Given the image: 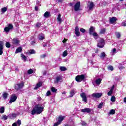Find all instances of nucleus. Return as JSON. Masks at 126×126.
<instances>
[{"mask_svg":"<svg viewBox=\"0 0 126 126\" xmlns=\"http://www.w3.org/2000/svg\"><path fill=\"white\" fill-rule=\"evenodd\" d=\"M82 124L83 126H86V123L84 121H83L82 122Z\"/></svg>","mask_w":126,"mask_h":126,"instance_id":"4d7b16f0","label":"nucleus"},{"mask_svg":"<svg viewBox=\"0 0 126 126\" xmlns=\"http://www.w3.org/2000/svg\"><path fill=\"white\" fill-rule=\"evenodd\" d=\"M103 105H104V103H103V102L99 103L98 106V109H102V108L103 107Z\"/></svg>","mask_w":126,"mask_h":126,"instance_id":"a19ab883","label":"nucleus"},{"mask_svg":"<svg viewBox=\"0 0 126 126\" xmlns=\"http://www.w3.org/2000/svg\"><path fill=\"white\" fill-rule=\"evenodd\" d=\"M80 96L82 98V101L85 102V103H87V96H86V94L84 93H82L80 94Z\"/></svg>","mask_w":126,"mask_h":126,"instance_id":"9b49d317","label":"nucleus"},{"mask_svg":"<svg viewBox=\"0 0 126 126\" xmlns=\"http://www.w3.org/2000/svg\"><path fill=\"white\" fill-rule=\"evenodd\" d=\"M46 57H47V55H46V54L41 55H40V59H45Z\"/></svg>","mask_w":126,"mask_h":126,"instance_id":"603ef678","label":"nucleus"},{"mask_svg":"<svg viewBox=\"0 0 126 126\" xmlns=\"http://www.w3.org/2000/svg\"><path fill=\"white\" fill-rule=\"evenodd\" d=\"M123 26H126V23H124Z\"/></svg>","mask_w":126,"mask_h":126,"instance_id":"774afa93","label":"nucleus"},{"mask_svg":"<svg viewBox=\"0 0 126 126\" xmlns=\"http://www.w3.org/2000/svg\"><path fill=\"white\" fill-rule=\"evenodd\" d=\"M99 33L101 35H102L103 34H105V33H106V29L103 28V29H101L99 32Z\"/></svg>","mask_w":126,"mask_h":126,"instance_id":"bb28decb","label":"nucleus"},{"mask_svg":"<svg viewBox=\"0 0 126 126\" xmlns=\"http://www.w3.org/2000/svg\"><path fill=\"white\" fill-rule=\"evenodd\" d=\"M8 119V116H7L6 115H3V116L1 117V120H3L4 121H6Z\"/></svg>","mask_w":126,"mask_h":126,"instance_id":"2f4dec72","label":"nucleus"},{"mask_svg":"<svg viewBox=\"0 0 126 126\" xmlns=\"http://www.w3.org/2000/svg\"><path fill=\"white\" fill-rule=\"evenodd\" d=\"M42 104H38L35 105V106L33 108L32 110L31 114L32 116L34 115H40V114H42L43 111H44V106H41Z\"/></svg>","mask_w":126,"mask_h":126,"instance_id":"f257e3e1","label":"nucleus"},{"mask_svg":"<svg viewBox=\"0 0 126 126\" xmlns=\"http://www.w3.org/2000/svg\"><path fill=\"white\" fill-rule=\"evenodd\" d=\"M43 85V82H39L36 85L34 89H38L39 87H41Z\"/></svg>","mask_w":126,"mask_h":126,"instance_id":"aec40b11","label":"nucleus"},{"mask_svg":"<svg viewBox=\"0 0 126 126\" xmlns=\"http://www.w3.org/2000/svg\"><path fill=\"white\" fill-rule=\"evenodd\" d=\"M50 16H51V13H50V12L46 11L45 12L44 17H45V18H48L50 17Z\"/></svg>","mask_w":126,"mask_h":126,"instance_id":"4be33fe9","label":"nucleus"},{"mask_svg":"<svg viewBox=\"0 0 126 126\" xmlns=\"http://www.w3.org/2000/svg\"><path fill=\"white\" fill-rule=\"evenodd\" d=\"M98 52H99V49L96 48V49H95V53H98Z\"/></svg>","mask_w":126,"mask_h":126,"instance_id":"680f3d73","label":"nucleus"},{"mask_svg":"<svg viewBox=\"0 0 126 126\" xmlns=\"http://www.w3.org/2000/svg\"><path fill=\"white\" fill-rule=\"evenodd\" d=\"M111 102H116V97L114 95L111 96Z\"/></svg>","mask_w":126,"mask_h":126,"instance_id":"c9c22d12","label":"nucleus"},{"mask_svg":"<svg viewBox=\"0 0 126 126\" xmlns=\"http://www.w3.org/2000/svg\"><path fill=\"white\" fill-rule=\"evenodd\" d=\"M46 96H51L52 95V93L50 91H48L46 94Z\"/></svg>","mask_w":126,"mask_h":126,"instance_id":"49530a36","label":"nucleus"},{"mask_svg":"<svg viewBox=\"0 0 126 126\" xmlns=\"http://www.w3.org/2000/svg\"><path fill=\"white\" fill-rule=\"evenodd\" d=\"M104 45H105V40L103 38H100L97 43V47L98 48H104Z\"/></svg>","mask_w":126,"mask_h":126,"instance_id":"39448f33","label":"nucleus"},{"mask_svg":"<svg viewBox=\"0 0 126 126\" xmlns=\"http://www.w3.org/2000/svg\"><path fill=\"white\" fill-rule=\"evenodd\" d=\"M21 58H23L24 61H27V57H26V56L24 54H21Z\"/></svg>","mask_w":126,"mask_h":126,"instance_id":"de8ad7c7","label":"nucleus"},{"mask_svg":"<svg viewBox=\"0 0 126 126\" xmlns=\"http://www.w3.org/2000/svg\"><path fill=\"white\" fill-rule=\"evenodd\" d=\"M60 125H61V123L57 121L56 123L54 124V126H60Z\"/></svg>","mask_w":126,"mask_h":126,"instance_id":"864d4df0","label":"nucleus"},{"mask_svg":"<svg viewBox=\"0 0 126 126\" xmlns=\"http://www.w3.org/2000/svg\"><path fill=\"white\" fill-rule=\"evenodd\" d=\"M75 80L77 82H81L82 81H86V80L85 79V75L84 74H81L78 75L75 77Z\"/></svg>","mask_w":126,"mask_h":126,"instance_id":"f03ea898","label":"nucleus"},{"mask_svg":"<svg viewBox=\"0 0 126 126\" xmlns=\"http://www.w3.org/2000/svg\"><path fill=\"white\" fill-rule=\"evenodd\" d=\"M17 124L18 125V126H20V125H21V120H18L17 121Z\"/></svg>","mask_w":126,"mask_h":126,"instance_id":"09e8293b","label":"nucleus"},{"mask_svg":"<svg viewBox=\"0 0 126 126\" xmlns=\"http://www.w3.org/2000/svg\"><path fill=\"white\" fill-rule=\"evenodd\" d=\"M12 126H17V124H16V123H14L12 124Z\"/></svg>","mask_w":126,"mask_h":126,"instance_id":"052dcab7","label":"nucleus"},{"mask_svg":"<svg viewBox=\"0 0 126 126\" xmlns=\"http://www.w3.org/2000/svg\"><path fill=\"white\" fill-rule=\"evenodd\" d=\"M74 94H75L74 93V91H71L70 92V97H73Z\"/></svg>","mask_w":126,"mask_h":126,"instance_id":"58836bf2","label":"nucleus"},{"mask_svg":"<svg viewBox=\"0 0 126 126\" xmlns=\"http://www.w3.org/2000/svg\"><path fill=\"white\" fill-rule=\"evenodd\" d=\"M64 118H65V116H63L62 115L59 116L58 118V122L60 124H62V122L64 120Z\"/></svg>","mask_w":126,"mask_h":126,"instance_id":"f3484780","label":"nucleus"},{"mask_svg":"<svg viewBox=\"0 0 126 126\" xmlns=\"http://www.w3.org/2000/svg\"><path fill=\"white\" fill-rule=\"evenodd\" d=\"M102 81V79L101 78H98L97 79L95 80V83L97 85H100V84H101V82Z\"/></svg>","mask_w":126,"mask_h":126,"instance_id":"b1692460","label":"nucleus"},{"mask_svg":"<svg viewBox=\"0 0 126 126\" xmlns=\"http://www.w3.org/2000/svg\"><path fill=\"white\" fill-rule=\"evenodd\" d=\"M63 57H66L67 56V51L66 50L63 52Z\"/></svg>","mask_w":126,"mask_h":126,"instance_id":"a18cd8bd","label":"nucleus"},{"mask_svg":"<svg viewBox=\"0 0 126 126\" xmlns=\"http://www.w3.org/2000/svg\"><path fill=\"white\" fill-rule=\"evenodd\" d=\"M102 95H103V94L102 93H96L93 94H92V97H93V98H101V97H102Z\"/></svg>","mask_w":126,"mask_h":126,"instance_id":"1a4fd4ad","label":"nucleus"},{"mask_svg":"<svg viewBox=\"0 0 126 126\" xmlns=\"http://www.w3.org/2000/svg\"><path fill=\"white\" fill-rule=\"evenodd\" d=\"M45 39V34L43 33H40L39 34V36L38 37V39L39 41H43Z\"/></svg>","mask_w":126,"mask_h":126,"instance_id":"a211bd4d","label":"nucleus"},{"mask_svg":"<svg viewBox=\"0 0 126 126\" xmlns=\"http://www.w3.org/2000/svg\"><path fill=\"white\" fill-rule=\"evenodd\" d=\"M7 10V7H4L1 9V12L2 13H4L5 12H6Z\"/></svg>","mask_w":126,"mask_h":126,"instance_id":"a878e982","label":"nucleus"},{"mask_svg":"<svg viewBox=\"0 0 126 126\" xmlns=\"http://www.w3.org/2000/svg\"><path fill=\"white\" fill-rule=\"evenodd\" d=\"M3 99H7V97L8 96V94L7 93H3Z\"/></svg>","mask_w":126,"mask_h":126,"instance_id":"393cba45","label":"nucleus"},{"mask_svg":"<svg viewBox=\"0 0 126 126\" xmlns=\"http://www.w3.org/2000/svg\"><path fill=\"white\" fill-rule=\"evenodd\" d=\"M35 44H36V41H31L32 46H35Z\"/></svg>","mask_w":126,"mask_h":126,"instance_id":"5fc2aeb1","label":"nucleus"},{"mask_svg":"<svg viewBox=\"0 0 126 126\" xmlns=\"http://www.w3.org/2000/svg\"><path fill=\"white\" fill-rule=\"evenodd\" d=\"M30 54L31 55H33L34 54H36V52L35 51V50L34 49H31L30 50Z\"/></svg>","mask_w":126,"mask_h":126,"instance_id":"f704fd0d","label":"nucleus"},{"mask_svg":"<svg viewBox=\"0 0 126 126\" xmlns=\"http://www.w3.org/2000/svg\"><path fill=\"white\" fill-rule=\"evenodd\" d=\"M33 72H34V71H33V69H30L28 70V74H32V73H33Z\"/></svg>","mask_w":126,"mask_h":126,"instance_id":"4c0bfd02","label":"nucleus"},{"mask_svg":"<svg viewBox=\"0 0 126 126\" xmlns=\"http://www.w3.org/2000/svg\"><path fill=\"white\" fill-rule=\"evenodd\" d=\"M114 88H115V86L113 85V86L111 87L110 90H112V91H114Z\"/></svg>","mask_w":126,"mask_h":126,"instance_id":"bf43d9fd","label":"nucleus"},{"mask_svg":"<svg viewBox=\"0 0 126 126\" xmlns=\"http://www.w3.org/2000/svg\"><path fill=\"white\" fill-rule=\"evenodd\" d=\"M62 81H63V77H62V76L61 75H58L56 77L54 80V83L55 84H58V83L62 82Z\"/></svg>","mask_w":126,"mask_h":126,"instance_id":"423d86ee","label":"nucleus"},{"mask_svg":"<svg viewBox=\"0 0 126 126\" xmlns=\"http://www.w3.org/2000/svg\"><path fill=\"white\" fill-rule=\"evenodd\" d=\"M42 26V24H41V23L40 22H37L36 24V27H37V28H40V26Z\"/></svg>","mask_w":126,"mask_h":126,"instance_id":"e433bc0d","label":"nucleus"},{"mask_svg":"<svg viewBox=\"0 0 126 126\" xmlns=\"http://www.w3.org/2000/svg\"><path fill=\"white\" fill-rule=\"evenodd\" d=\"M117 21H118V18L116 17H112L109 20V23L110 24H114V23H116Z\"/></svg>","mask_w":126,"mask_h":126,"instance_id":"f8f14e48","label":"nucleus"},{"mask_svg":"<svg viewBox=\"0 0 126 126\" xmlns=\"http://www.w3.org/2000/svg\"><path fill=\"white\" fill-rule=\"evenodd\" d=\"M13 29V25L11 24H9L7 27H6L4 29V31L6 33H8L10 31V30H12Z\"/></svg>","mask_w":126,"mask_h":126,"instance_id":"20e7f679","label":"nucleus"},{"mask_svg":"<svg viewBox=\"0 0 126 126\" xmlns=\"http://www.w3.org/2000/svg\"><path fill=\"white\" fill-rule=\"evenodd\" d=\"M3 54V41H0V56Z\"/></svg>","mask_w":126,"mask_h":126,"instance_id":"ddd939ff","label":"nucleus"},{"mask_svg":"<svg viewBox=\"0 0 126 126\" xmlns=\"http://www.w3.org/2000/svg\"><path fill=\"white\" fill-rule=\"evenodd\" d=\"M67 68L66 67H64V66H61L60 67V70H61V71H65V70H67Z\"/></svg>","mask_w":126,"mask_h":126,"instance_id":"473e14b6","label":"nucleus"},{"mask_svg":"<svg viewBox=\"0 0 126 126\" xmlns=\"http://www.w3.org/2000/svg\"><path fill=\"white\" fill-rule=\"evenodd\" d=\"M81 112L82 113H90V112H91V109L88 108L82 109Z\"/></svg>","mask_w":126,"mask_h":126,"instance_id":"dca6fc26","label":"nucleus"},{"mask_svg":"<svg viewBox=\"0 0 126 126\" xmlns=\"http://www.w3.org/2000/svg\"><path fill=\"white\" fill-rule=\"evenodd\" d=\"M20 43V40H19L18 38H15L12 40V44H13V45H15V46H18Z\"/></svg>","mask_w":126,"mask_h":126,"instance_id":"9d476101","label":"nucleus"},{"mask_svg":"<svg viewBox=\"0 0 126 126\" xmlns=\"http://www.w3.org/2000/svg\"><path fill=\"white\" fill-rule=\"evenodd\" d=\"M21 52H22V47H19L17 48L15 54H18V53H21Z\"/></svg>","mask_w":126,"mask_h":126,"instance_id":"412c9836","label":"nucleus"},{"mask_svg":"<svg viewBox=\"0 0 126 126\" xmlns=\"http://www.w3.org/2000/svg\"><path fill=\"white\" fill-rule=\"evenodd\" d=\"M92 35H93V36L94 37H97V38L99 37V35H98V34H97V32H93V33H92Z\"/></svg>","mask_w":126,"mask_h":126,"instance_id":"ea45409f","label":"nucleus"},{"mask_svg":"<svg viewBox=\"0 0 126 126\" xmlns=\"http://www.w3.org/2000/svg\"><path fill=\"white\" fill-rule=\"evenodd\" d=\"M74 9L75 11H78V10H80V1L77 2L75 4Z\"/></svg>","mask_w":126,"mask_h":126,"instance_id":"6e6552de","label":"nucleus"},{"mask_svg":"<svg viewBox=\"0 0 126 126\" xmlns=\"http://www.w3.org/2000/svg\"><path fill=\"white\" fill-rule=\"evenodd\" d=\"M24 87V82H22L20 83L17 84L15 86V89L18 91V90H20V89H22Z\"/></svg>","mask_w":126,"mask_h":126,"instance_id":"7ed1b4c3","label":"nucleus"},{"mask_svg":"<svg viewBox=\"0 0 126 126\" xmlns=\"http://www.w3.org/2000/svg\"><path fill=\"white\" fill-rule=\"evenodd\" d=\"M4 113V107L2 106L0 108V113L3 114Z\"/></svg>","mask_w":126,"mask_h":126,"instance_id":"c756f323","label":"nucleus"},{"mask_svg":"<svg viewBox=\"0 0 126 126\" xmlns=\"http://www.w3.org/2000/svg\"><path fill=\"white\" fill-rule=\"evenodd\" d=\"M113 91L110 90L109 92L107 93L108 96H112V94H113Z\"/></svg>","mask_w":126,"mask_h":126,"instance_id":"c03bdc74","label":"nucleus"},{"mask_svg":"<svg viewBox=\"0 0 126 126\" xmlns=\"http://www.w3.org/2000/svg\"><path fill=\"white\" fill-rule=\"evenodd\" d=\"M109 114H110V115H115V114H116V110L114 109L110 110Z\"/></svg>","mask_w":126,"mask_h":126,"instance_id":"72a5a7b5","label":"nucleus"},{"mask_svg":"<svg viewBox=\"0 0 126 126\" xmlns=\"http://www.w3.org/2000/svg\"><path fill=\"white\" fill-rule=\"evenodd\" d=\"M106 57V54L105 52H102L101 53L100 58H105Z\"/></svg>","mask_w":126,"mask_h":126,"instance_id":"37998d69","label":"nucleus"},{"mask_svg":"<svg viewBox=\"0 0 126 126\" xmlns=\"http://www.w3.org/2000/svg\"><path fill=\"white\" fill-rule=\"evenodd\" d=\"M8 118L10 119H14L17 117V114L16 113H10L8 116Z\"/></svg>","mask_w":126,"mask_h":126,"instance_id":"2eb2a0df","label":"nucleus"},{"mask_svg":"<svg viewBox=\"0 0 126 126\" xmlns=\"http://www.w3.org/2000/svg\"><path fill=\"white\" fill-rule=\"evenodd\" d=\"M5 46H6V48H9L11 46V44H10V43H9V42L8 41L6 42Z\"/></svg>","mask_w":126,"mask_h":126,"instance_id":"cd10ccee","label":"nucleus"},{"mask_svg":"<svg viewBox=\"0 0 126 126\" xmlns=\"http://www.w3.org/2000/svg\"><path fill=\"white\" fill-rule=\"evenodd\" d=\"M117 51V49H116V48H114L113 49V53H115V52Z\"/></svg>","mask_w":126,"mask_h":126,"instance_id":"0e129e2a","label":"nucleus"},{"mask_svg":"<svg viewBox=\"0 0 126 126\" xmlns=\"http://www.w3.org/2000/svg\"><path fill=\"white\" fill-rule=\"evenodd\" d=\"M58 2H60L61 3H62L63 2V0H56Z\"/></svg>","mask_w":126,"mask_h":126,"instance_id":"13d9d810","label":"nucleus"},{"mask_svg":"<svg viewBox=\"0 0 126 126\" xmlns=\"http://www.w3.org/2000/svg\"><path fill=\"white\" fill-rule=\"evenodd\" d=\"M38 9H39V7H38V6H35L34 7V9H35V11H38Z\"/></svg>","mask_w":126,"mask_h":126,"instance_id":"6e6d98bb","label":"nucleus"},{"mask_svg":"<svg viewBox=\"0 0 126 126\" xmlns=\"http://www.w3.org/2000/svg\"><path fill=\"white\" fill-rule=\"evenodd\" d=\"M17 99V96H16V95H15V94H13L11 95L9 103L10 104H11V103H13V102H15Z\"/></svg>","mask_w":126,"mask_h":126,"instance_id":"0eeeda50","label":"nucleus"},{"mask_svg":"<svg viewBox=\"0 0 126 126\" xmlns=\"http://www.w3.org/2000/svg\"><path fill=\"white\" fill-rule=\"evenodd\" d=\"M75 33L77 37H79L80 36V32H79V28H78V27H75Z\"/></svg>","mask_w":126,"mask_h":126,"instance_id":"4468645a","label":"nucleus"},{"mask_svg":"<svg viewBox=\"0 0 126 126\" xmlns=\"http://www.w3.org/2000/svg\"><path fill=\"white\" fill-rule=\"evenodd\" d=\"M69 5L70 6H72V5H73V4L71 2L69 3Z\"/></svg>","mask_w":126,"mask_h":126,"instance_id":"69168bd1","label":"nucleus"},{"mask_svg":"<svg viewBox=\"0 0 126 126\" xmlns=\"http://www.w3.org/2000/svg\"><path fill=\"white\" fill-rule=\"evenodd\" d=\"M108 69H109V70H111L112 71V70H114V67H113V66L112 65H110L108 67Z\"/></svg>","mask_w":126,"mask_h":126,"instance_id":"8fccbe9b","label":"nucleus"},{"mask_svg":"<svg viewBox=\"0 0 126 126\" xmlns=\"http://www.w3.org/2000/svg\"><path fill=\"white\" fill-rule=\"evenodd\" d=\"M51 90L52 92H53V93H57V91H58V90L56 89V88L54 87L51 88Z\"/></svg>","mask_w":126,"mask_h":126,"instance_id":"c85d7f7f","label":"nucleus"},{"mask_svg":"<svg viewBox=\"0 0 126 126\" xmlns=\"http://www.w3.org/2000/svg\"><path fill=\"white\" fill-rule=\"evenodd\" d=\"M62 16V15H61V14H59L58 15V16L57 17V20L58 21H59V22H62V18H61Z\"/></svg>","mask_w":126,"mask_h":126,"instance_id":"7c9ffc66","label":"nucleus"},{"mask_svg":"<svg viewBox=\"0 0 126 126\" xmlns=\"http://www.w3.org/2000/svg\"><path fill=\"white\" fill-rule=\"evenodd\" d=\"M62 42H63V43H64L65 42H66V41L64 39V40H63Z\"/></svg>","mask_w":126,"mask_h":126,"instance_id":"338daca9","label":"nucleus"},{"mask_svg":"<svg viewBox=\"0 0 126 126\" xmlns=\"http://www.w3.org/2000/svg\"><path fill=\"white\" fill-rule=\"evenodd\" d=\"M93 32H94V27H91L89 29V34L90 35H92L93 34Z\"/></svg>","mask_w":126,"mask_h":126,"instance_id":"5701e85b","label":"nucleus"},{"mask_svg":"<svg viewBox=\"0 0 126 126\" xmlns=\"http://www.w3.org/2000/svg\"><path fill=\"white\" fill-rule=\"evenodd\" d=\"M43 48H46V47H47V43H45L44 44H43Z\"/></svg>","mask_w":126,"mask_h":126,"instance_id":"e2e57ef3","label":"nucleus"},{"mask_svg":"<svg viewBox=\"0 0 126 126\" xmlns=\"http://www.w3.org/2000/svg\"><path fill=\"white\" fill-rule=\"evenodd\" d=\"M116 36L117 38H118V39H119V38H121V33L116 32Z\"/></svg>","mask_w":126,"mask_h":126,"instance_id":"79ce46f5","label":"nucleus"},{"mask_svg":"<svg viewBox=\"0 0 126 126\" xmlns=\"http://www.w3.org/2000/svg\"><path fill=\"white\" fill-rule=\"evenodd\" d=\"M94 3L93 2H91L90 4L88 5L89 10H91L93 7H94Z\"/></svg>","mask_w":126,"mask_h":126,"instance_id":"6ab92c4d","label":"nucleus"},{"mask_svg":"<svg viewBox=\"0 0 126 126\" xmlns=\"http://www.w3.org/2000/svg\"><path fill=\"white\" fill-rule=\"evenodd\" d=\"M80 32H82V33H85L86 31L85 30V29L82 28L80 29Z\"/></svg>","mask_w":126,"mask_h":126,"instance_id":"3c124183","label":"nucleus"}]
</instances>
